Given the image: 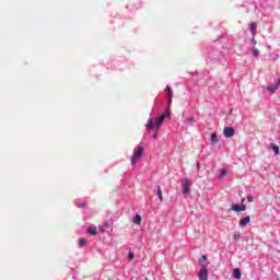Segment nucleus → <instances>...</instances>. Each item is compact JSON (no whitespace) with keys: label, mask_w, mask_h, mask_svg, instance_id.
I'll list each match as a JSON object with an SVG mask.
<instances>
[{"label":"nucleus","mask_w":280,"mask_h":280,"mask_svg":"<svg viewBox=\"0 0 280 280\" xmlns=\"http://www.w3.org/2000/svg\"><path fill=\"white\" fill-rule=\"evenodd\" d=\"M144 149L143 147H138L137 151L133 152V155L131 158V165H137L139 161H141V156H143Z\"/></svg>","instance_id":"f257e3e1"},{"label":"nucleus","mask_w":280,"mask_h":280,"mask_svg":"<svg viewBox=\"0 0 280 280\" xmlns=\"http://www.w3.org/2000/svg\"><path fill=\"white\" fill-rule=\"evenodd\" d=\"M182 189L185 196L191 191V182L188 178L183 179Z\"/></svg>","instance_id":"f03ea898"},{"label":"nucleus","mask_w":280,"mask_h":280,"mask_svg":"<svg viewBox=\"0 0 280 280\" xmlns=\"http://www.w3.org/2000/svg\"><path fill=\"white\" fill-rule=\"evenodd\" d=\"M165 117H170V110H166L163 115H161L160 117L156 118L155 120V129L159 130L163 124V121H165Z\"/></svg>","instance_id":"7ed1b4c3"},{"label":"nucleus","mask_w":280,"mask_h":280,"mask_svg":"<svg viewBox=\"0 0 280 280\" xmlns=\"http://www.w3.org/2000/svg\"><path fill=\"white\" fill-rule=\"evenodd\" d=\"M198 278L199 280H209V271L207 270L206 266H202V268L199 270Z\"/></svg>","instance_id":"20e7f679"},{"label":"nucleus","mask_w":280,"mask_h":280,"mask_svg":"<svg viewBox=\"0 0 280 280\" xmlns=\"http://www.w3.org/2000/svg\"><path fill=\"white\" fill-rule=\"evenodd\" d=\"M223 136L226 138V139H231V137H234L235 136V129L233 127H226L224 128L223 130Z\"/></svg>","instance_id":"39448f33"},{"label":"nucleus","mask_w":280,"mask_h":280,"mask_svg":"<svg viewBox=\"0 0 280 280\" xmlns=\"http://www.w3.org/2000/svg\"><path fill=\"white\" fill-rule=\"evenodd\" d=\"M250 223V217H245L240 220V226L244 229L245 226H248Z\"/></svg>","instance_id":"423d86ee"},{"label":"nucleus","mask_w":280,"mask_h":280,"mask_svg":"<svg viewBox=\"0 0 280 280\" xmlns=\"http://www.w3.org/2000/svg\"><path fill=\"white\" fill-rule=\"evenodd\" d=\"M232 211H236V212H240V211H246V205H233L232 206Z\"/></svg>","instance_id":"0eeeda50"},{"label":"nucleus","mask_w":280,"mask_h":280,"mask_svg":"<svg viewBox=\"0 0 280 280\" xmlns=\"http://www.w3.org/2000/svg\"><path fill=\"white\" fill-rule=\"evenodd\" d=\"M233 277L234 279H242V270L240 268H235L233 270Z\"/></svg>","instance_id":"6e6552de"},{"label":"nucleus","mask_w":280,"mask_h":280,"mask_svg":"<svg viewBox=\"0 0 280 280\" xmlns=\"http://www.w3.org/2000/svg\"><path fill=\"white\" fill-rule=\"evenodd\" d=\"M269 148H271V150H273L276 155H279V145L275 144V143H270Z\"/></svg>","instance_id":"1a4fd4ad"},{"label":"nucleus","mask_w":280,"mask_h":280,"mask_svg":"<svg viewBox=\"0 0 280 280\" xmlns=\"http://www.w3.org/2000/svg\"><path fill=\"white\" fill-rule=\"evenodd\" d=\"M156 196L161 202H163V190L161 189V186H158Z\"/></svg>","instance_id":"9d476101"},{"label":"nucleus","mask_w":280,"mask_h":280,"mask_svg":"<svg viewBox=\"0 0 280 280\" xmlns=\"http://www.w3.org/2000/svg\"><path fill=\"white\" fill-rule=\"evenodd\" d=\"M147 128L148 130H152L153 128H156L154 120L150 119L147 124Z\"/></svg>","instance_id":"9b49d317"},{"label":"nucleus","mask_w":280,"mask_h":280,"mask_svg":"<svg viewBox=\"0 0 280 280\" xmlns=\"http://www.w3.org/2000/svg\"><path fill=\"white\" fill-rule=\"evenodd\" d=\"M88 206L89 203L86 201H79L77 203V207H79L80 209H86Z\"/></svg>","instance_id":"f8f14e48"},{"label":"nucleus","mask_w":280,"mask_h":280,"mask_svg":"<svg viewBox=\"0 0 280 280\" xmlns=\"http://www.w3.org/2000/svg\"><path fill=\"white\" fill-rule=\"evenodd\" d=\"M89 235H97V228H88Z\"/></svg>","instance_id":"ddd939ff"},{"label":"nucleus","mask_w":280,"mask_h":280,"mask_svg":"<svg viewBox=\"0 0 280 280\" xmlns=\"http://www.w3.org/2000/svg\"><path fill=\"white\" fill-rule=\"evenodd\" d=\"M166 91L168 93V104H172V97H173V94H172V88L170 85L166 86Z\"/></svg>","instance_id":"4468645a"},{"label":"nucleus","mask_w":280,"mask_h":280,"mask_svg":"<svg viewBox=\"0 0 280 280\" xmlns=\"http://www.w3.org/2000/svg\"><path fill=\"white\" fill-rule=\"evenodd\" d=\"M133 224H141V215L137 214L133 219H132Z\"/></svg>","instance_id":"2eb2a0df"},{"label":"nucleus","mask_w":280,"mask_h":280,"mask_svg":"<svg viewBox=\"0 0 280 280\" xmlns=\"http://www.w3.org/2000/svg\"><path fill=\"white\" fill-rule=\"evenodd\" d=\"M277 89H279V85H278V84L268 86V88H267V91H269L270 93H275V91H277Z\"/></svg>","instance_id":"dca6fc26"},{"label":"nucleus","mask_w":280,"mask_h":280,"mask_svg":"<svg viewBox=\"0 0 280 280\" xmlns=\"http://www.w3.org/2000/svg\"><path fill=\"white\" fill-rule=\"evenodd\" d=\"M210 141L212 142V143H218V135L217 133H211V137H210Z\"/></svg>","instance_id":"f3484780"},{"label":"nucleus","mask_w":280,"mask_h":280,"mask_svg":"<svg viewBox=\"0 0 280 280\" xmlns=\"http://www.w3.org/2000/svg\"><path fill=\"white\" fill-rule=\"evenodd\" d=\"M250 32H255L257 30V23L253 22L249 24Z\"/></svg>","instance_id":"a211bd4d"},{"label":"nucleus","mask_w":280,"mask_h":280,"mask_svg":"<svg viewBox=\"0 0 280 280\" xmlns=\"http://www.w3.org/2000/svg\"><path fill=\"white\" fill-rule=\"evenodd\" d=\"M86 244H88L86 238L79 240V246L83 247V246H86Z\"/></svg>","instance_id":"6ab92c4d"},{"label":"nucleus","mask_w":280,"mask_h":280,"mask_svg":"<svg viewBox=\"0 0 280 280\" xmlns=\"http://www.w3.org/2000/svg\"><path fill=\"white\" fill-rule=\"evenodd\" d=\"M186 124H196V118H194V117H189V118H187L186 119Z\"/></svg>","instance_id":"aec40b11"},{"label":"nucleus","mask_w":280,"mask_h":280,"mask_svg":"<svg viewBox=\"0 0 280 280\" xmlns=\"http://www.w3.org/2000/svg\"><path fill=\"white\" fill-rule=\"evenodd\" d=\"M234 240H240V237H242V235L238 232H235L233 235Z\"/></svg>","instance_id":"412c9836"},{"label":"nucleus","mask_w":280,"mask_h":280,"mask_svg":"<svg viewBox=\"0 0 280 280\" xmlns=\"http://www.w3.org/2000/svg\"><path fill=\"white\" fill-rule=\"evenodd\" d=\"M207 261V256H201L199 259V264H205Z\"/></svg>","instance_id":"4be33fe9"},{"label":"nucleus","mask_w":280,"mask_h":280,"mask_svg":"<svg viewBox=\"0 0 280 280\" xmlns=\"http://www.w3.org/2000/svg\"><path fill=\"white\" fill-rule=\"evenodd\" d=\"M135 259V253L130 252L129 253V261H132Z\"/></svg>","instance_id":"5701e85b"},{"label":"nucleus","mask_w":280,"mask_h":280,"mask_svg":"<svg viewBox=\"0 0 280 280\" xmlns=\"http://www.w3.org/2000/svg\"><path fill=\"white\" fill-rule=\"evenodd\" d=\"M253 56L255 57L259 56V50L258 49L253 50Z\"/></svg>","instance_id":"b1692460"},{"label":"nucleus","mask_w":280,"mask_h":280,"mask_svg":"<svg viewBox=\"0 0 280 280\" xmlns=\"http://www.w3.org/2000/svg\"><path fill=\"white\" fill-rule=\"evenodd\" d=\"M153 139H156V137H159V130L155 129L154 133H153Z\"/></svg>","instance_id":"393cba45"},{"label":"nucleus","mask_w":280,"mask_h":280,"mask_svg":"<svg viewBox=\"0 0 280 280\" xmlns=\"http://www.w3.org/2000/svg\"><path fill=\"white\" fill-rule=\"evenodd\" d=\"M225 174H226V168H222L221 170V176H225Z\"/></svg>","instance_id":"a878e982"},{"label":"nucleus","mask_w":280,"mask_h":280,"mask_svg":"<svg viewBox=\"0 0 280 280\" xmlns=\"http://www.w3.org/2000/svg\"><path fill=\"white\" fill-rule=\"evenodd\" d=\"M247 200H248L249 202H253V196H248V197H247Z\"/></svg>","instance_id":"bb28decb"},{"label":"nucleus","mask_w":280,"mask_h":280,"mask_svg":"<svg viewBox=\"0 0 280 280\" xmlns=\"http://www.w3.org/2000/svg\"><path fill=\"white\" fill-rule=\"evenodd\" d=\"M197 170H200V164H197Z\"/></svg>","instance_id":"cd10ccee"}]
</instances>
